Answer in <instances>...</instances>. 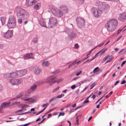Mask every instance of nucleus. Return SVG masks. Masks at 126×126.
Segmentation results:
<instances>
[{
  "label": "nucleus",
  "mask_w": 126,
  "mask_h": 126,
  "mask_svg": "<svg viewBox=\"0 0 126 126\" xmlns=\"http://www.w3.org/2000/svg\"><path fill=\"white\" fill-rule=\"evenodd\" d=\"M39 23L40 25L42 27H46L45 23L44 21V20L41 19H40L39 21Z\"/></svg>",
  "instance_id": "4be33fe9"
},
{
  "label": "nucleus",
  "mask_w": 126,
  "mask_h": 126,
  "mask_svg": "<svg viewBox=\"0 0 126 126\" xmlns=\"http://www.w3.org/2000/svg\"><path fill=\"white\" fill-rule=\"evenodd\" d=\"M82 72V71H80L79 72L76 73V75L77 76L79 75Z\"/></svg>",
  "instance_id": "3c124183"
},
{
  "label": "nucleus",
  "mask_w": 126,
  "mask_h": 126,
  "mask_svg": "<svg viewBox=\"0 0 126 126\" xmlns=\"http://www.w3.org/2000/svg\"><path fill=\"white\" fill-rule=\"evenodd\" d=\"M1 21V22L2 24L3 25L5 23L6 18L4 17H1L0 18Z\"/></svg>",
  "instance_id": "c756f323"
},
{
  "label": "nucleus",
  "mask_w": 126,
  "mask_h": 126,
  "mask_svg": "<svg viewBox=\"0 0 126 126\" xmlns=\"http://www.w3.org/2000/svg\"><path fill=\"white\" fill-rule=\"evenodd\" d=\"M34 56L32 53H28L25 54L24 56V59L25 60L29 59H33Z\"/></svg>",
  "instance_id": "ddd939ff"
},
{
  "label": "nucleus",
  "mask_w": 126,
  "mask_h": 126,
  "mask_svg": "<svg viewBox=\"0 0 126 126\" xmlns=\"http://www.w3.org/2000/svg\"><path fill=\"white\" fill-rule=\"evenodd\" d=\"M22 22V19H19L18 20V23L19 24L21 23Z\"/></svg>",
  "instance_id": "49530a36"
},
{
  "label": "nucleus",
  "mask_w": 126,
  "mask_h": 126,
  "mask_svg": "<svg viewBox=\"0 0 126 126\" xmlns=\"http://www.w3.org/2000/svg\"><path fill=\"white\" fill-rule=\"evenodd\" d=\"M16 12L17 16L19 18L22 13H25V10L21 8H19L17 9Z\"/></svg>",
  "instance_id": "9d476101"
},
{
  "label": "nucleus",
  "mask_w": 126,
  "mask_h": 126,
  "mask_svg": "<svg viewBox=\"0 0 126 126\" xmlns=\"http://www.w3.org/2000/svg\"><path fill=\"white\" fill-rule=\"evenodd\" d=\"M65 113L64 112L60 113L59 114L58 117H59L61 115L63 116L64 115Z\"/></svg>",
  "instance_id": "79ce46f5"
},
{
  "label": "nucleus",
  "mask_w": 126,
  "mask_h": 126,
  "mask_svg": "<svg viewBox=\"0 0 126 126\" xmlns=\"http://www.w3.org/2000/svg\"><path fill=\"white\" fill-rule=\"evenodd\" d=\"M23 109H22L20 110H18L16 111V113L17 112L22 111H23Z\"/></svg>",
  "instance_id": "8fccbe9b"
},
{
  "label": "nucleus",
  "mask_w": 126,
  "mask_h": 126,
  "mask_svg": "<svg viewBox=\"0 0 126 126\" xmlns=\"http://www.w3.org/2000/svg\"><path fill=\"white\" fill-rule=\"evenodd\" d=\"M72 31V30H70V29L67 28H66L65 29V32L67 34H69Z\"/></svg>",
  "instance_id": "7c9ffc66"
},
{
  "label": "nucleus",
  "mask_w": 126,
  "mask_h": 126,
  "mask_svg": "<svg viewBox=\"0 0 126 126\" xmlns=\"http://www.w3.org/2000/svg\"><path fill=\"white\" fill-rule=\"evenodd\" d=\"M89 102V101L88 100L86 99L83 102V103H87Z\"/></svg>",
  "instance_id": "864d4df0"
},
{
  "label": "nucleus",
  "mask_w": 126,
  "mask_h": 126,
  "mask_svg": "<svg viewBox=\"0 0 126 126\" xmlns=\"http://www.w3.org/2000/svg\"><path fill=\"white\" fill-rule=\"evenodd\" d=\"M88 57H87L85 58L84 59H81V62H82V61H84L86 59H87Z\"/></svg>",
  "instance_id": "0e129e2a"
},
{
  "label": "nucleus",
  "mask_w": 126,
  "mask_h": 126,
  "mask_svg": "<svg viewBox=\"0 0 126 126\" xmlns=\"http://www.w3.org/2000/svg\"><path fill=\"white\" fill-rule=\"evenodd\" d=\"M36 0H26V5L28 6H30L34 4L36 2Z\"/></svg>",
  "instance_id": "f8f14e48"
},
{
  "label": "nucleus",
  "mask_w": 126,
  "mask_h": 126,
  "mask_svg": "<svg viewBox=\"0 0 126 126\" xmlns=\"http://www.w3.org/2000/svg\"><path fill=\"white\" fill-rule=\"evenodd\" d=\"M92 11L94 16L96 17L100 16L103 13L102 10L95 7L92 8Z\"/></svg>",
  "instance_id": "39448f33"
},
{
  "label": "nucleus",
  "mask_w": 126,
  "mask_h": 126,
  "mask_svg": "<svg viewBox=\"0 0 126 126\" xmlns=\"http://www.w3.org/2000/svg\"><path fill=\"white\" fill-rule=\"evenodd\" d=\"M126 17V14L125 13H123L119 15L118 19L121 21H122L123 19H125Z\"/></svg>",
  "instance_id": "dca6fc26"
},
{
  "label": "nucleus",
  "mask_w": 126,
  "mask_h": 126,
  "mask_svg": "<svg viewBox=\"0 0 126 126\" xmlns=\"http://www.w3.org/2000/svg\"><path fill=\"white\" fill-rule=\"evenodd\" d=\"M42 65L44 66H47L49 65L50 63L47 61H44L42 63Z\"/></svg>",
  "instance_id": "a878e982"
},
{
  "label": "nucleus",
  "mask_w": 126,
  "mask_h": 126,
  "mask_svg": "<svg viewBox=\"0 0 126 126\" xmlns=\"http://www.w3.org/2000/svg\"><path fill=\"white\" fill-rule=\"evenodd\" d=\"M3 89V87L0 84V92H1Z\"/></svg>",
  "instance_id": "603ef678"
},
{
  "label": "nucleus",
  "mask_w": 126,
  "mask_h": 126,
  "mask_svg": "<svg viewBox=\"0 0 126 126\" xmlns=\"http://www.w3.org/2000/svg\"><path fill=\"white\" fill-rule=\"evenodd\" d=\"M57 22L56 18L54 17H51L49 20L48 23L49 28H52L56 24Z\"/></svg>",
  "instance_id": "0eeeda50"
},
{
  "label": "nucleus",
  "mask_w": 126,
  "mask_h": 126,
  "mask_svg": "<svg viewBox=\"0 0 126 126\" xmlns=\"http://www.w3.org/2000/svg\"><path fill=\"white\" fill-rule=\"evenodd\" d=\"M101 8L103 10H105L109 9L110 7L109 6L107 3L103 2Z\"/></svg>",
  "instance_id": "4468645a"
},
{
  "label": "nucleus",
  "mask_w": 126,
  "mask_h": 126,
  "mask_svg": "<svg viewBox=\"0 0 126 126\" xmlns=\"http://www.w3.org/2000/svg\"><path fill=\"white\" fill-rule=\"evenodd\" d=\"M29 17V13L25 10V13H22L20 18H22L24 19H28Z\"/></svg>",
  "instance_id": "1a4fd4ad"
},
{
  "label": "nucleus",
  "mask_w": 126,
  "mask_h": 126,
  "mask_svg": "<svg viewBox=\"0 0 126 126\" xmlns=\"http://www.w3.org/2000/svg\"><path fill=\"white\" fill-rule=\"evenodd\" d=\"M10 103L11 102L10 101L8 102H4L2 103L1 105L3 109L5 108L9 107V105L10 104Z\"/></svg>",
  "instance_id": "aec40b11"
},
{
  "label": "nucleus",
  "mask_w": 126,
  "mask_h": 126,
  "mask_svg": "<svg viewBox=\"0 0 126 126\" xmlns=\"http://www.w3.org/2000/svg\"><path fill=\"white\" fill-rule=\"evenodd\" d=\"M56 99L55 96L53 98H52L50 99L49 101V102L50 103L52 101L54 100V99Z\"/></svg>",
  "instance_id": "ea45409f"
},
{
  "label": "nucleus",
  "mask_w": 126,
  "mask_h": 126,
  "mask_svg": "<svg viewBox=\"0 0 126 126\" xmlns=\"http://www.w3.org/2000/svg\"><path fill=\"white\" fill-rule=\"evenodd\" d=\"M79 47V46L78 44H76L74 45V48L75 49H77Z\"/></svg>",
  "instance_id": "a19ab883"
},
{
  "label": "nucleus",
  "mask_w": 126,
  "mask_h": 126,
  "mask_svg": "<svg viewBox=\"0 0 126 126\" xmlns=\"http://www.w3.org/2000/svg\"><path fill=\"white\" fill-rule=\"evenodd\" d=\"M63 96H64V94H63V95L61 94L60 95L57 96L56 97H55L56 98H61Z\"/></svg>",
  "instance_id": "e433bc0d"
},
{
  "label": "nucleus",
  "mask_w": 126,
  "mask_h": 126,
  "mask_svg": "<svg viewBox=\"0 0 126 126\" xmlns=\"http://www.w3.org/2000/svg\"><path fill=\"white\" fill-rule=\"evenodd\" d=\"M22 82V80L19 79H16L15 85H17L21 83Z\"/></svg>",
  "instance_id": "bb28decb"
},
{
  "label": "nucleus",
  "mask_w": 126,
  "mask_h": 126,
  "mask_svg": "<svg viewBox=\"0 0 126 126\" xmlns=\"http://www.w3.org/2000/svg\"><path fill=\"white\" fill-rule=\"evenodd\" d=\"M10 78H14L15 77H18L17 72L16 71L15 72H12L10 73Z\"/></svg>",
  "instance_id": "393cba45"
},
{
  "label": "nucleus",
  "mask_w": 126,
  "mask_h": 126,
  "mask_svg": "<svg viewBox=\"0 0 126 126\" xmlns=\"http://www.w3.org/2000/svg\"><path fill=\"white\" fill-rule=\"evenodd\" d=\"M42 70V68H39L38 67H36L35 68L34 71L35 73L37 75L39 74L41 71Z\"/></svg>",
  "instance_id": "412c9836"
},
{
  "label": "nucleus",
  "mask_w": 126,
  "mask_h": 126,
  "mask_svg": "<svg viewBox=\"0 0 126 126\" xmlns=\"http://www.w3.org/2000/svg\"><path fill=\"white\" fill-rule=\"evenodd\" d=\"M109 57V56L108 55L106 56L102 60V63L105 61Z\"/></svg>",
  "instance_id": "72a5a7b5"
},
{
  "label": "nucleus",
  "mask_w": 126,
  "mask_h": 126,
  "mask_svg": "<svg viewBox=\"0 0 126 126\" xmlns=\"http://www.w3.org/2000/svg\"><path fill=\"white\" fill-rule=\"evenodd\" d=\"M56 77L52 76H51L47 78L45 80V82L46 83H48L50 85H51L55 82L58 83L62 81L63 80L62 79H60L58 80L55 81V79Z\"/></svg>",
  "instance_id": "7ed1b4c3"
},
{
  "label": "nucleus",
  "mask_w": 126,
  "mask_h": 126,
  "mask_svg": "<svg viewBox=\"0 0 126 126\" xmlns=\"http://www.w3.org/2000/svg\"><path fill=\"white\" fill-rule=\"evenodd\" d=\"M78 27L80 28H82L84 27L85 21L84 19L80 17H78L76 19Z\"/></svg>",
  "instance_id": "20e7f679"
},
{
  "label": "nucleus",
  "mask_w": 126,
  "mask_h": 126,
  "mask_svg": "<svg viewBox=\"0 0 126 126\" xmlns=\"http://www.w3.org/2000/svg\"><path fill=\"white\" fill-rule=\"evenodd\" d=\"M118 23V22L116 19H112L107 21L105 26L109 32H112L116 29Z\"/></svg>",
  "instance_id": "f257e3e1"
},
{
  "label": "nucleus",
  "mask_w": 126,
  "mask_h": 126,
  "mask_svg": "<svg viewBox=\"0 0 126 126\" xmlns=\"http://www.w3.org/2000/svg\"><path fill=\"white\" fill-rule=\"evenodd\" d=\"M4 77L5 78L10 77V73L4 74Z\"/></svg>",
  "instance_id": "473e14b6"
},
{
  "label": "nucleus",
  "mask_w": 126,
  "mask_h": 126,
  "mask_svg": "<svg viewBox=\"0 0 126 126\" xmlns=\"http://www.w3.org/2000/svg\"><path fill=\"white\" fill-rule=\"evenodd\" d=\"M113 59V58H110L109 59V60H108L105 63H107L109 62H111L112 60Z\"/></svg>",
  "instance_id": "58836bf2"
},
{
  "label": "nucleus",
  "mask_w": 126,
  "mask_h": 126,
  "mask_svg": "<svg viewBox=\"0 0 126 126\" xmlns=\"http://www.w3.org/2000/svg\"><path fill=\"white\" fill-rule=\"evenodd\" d=\"M99 67H97L94 68V70L93 71V72L94 73H95L97 71H98L100 72H101L102 71V70L101 69H99Z\"/></svg>",
  "instance_id": "2f4dec72"
},
{
  "label": "nucleus",
  "mask_w": 126,
  "mask_h": 126,
  "mask_svg": "<svg viewBox=\"0 0 126 126\" xmlns=\"http://www.w3.org/2000/svg\"><path fill=\"white\" fill-rule=\"evenodd\" d=\"M38 40V39L37 37H35L32 40V42H34V43L36 42Z\"/></svg>",
  "instance_id": "c9c22d12"
},
{
  "label": "nucleus",
  "mask_w": 126,
  "mask_h": 126,
  "mask_svg": "<svg viewBox=\"0 0 126 126\" xmlns=\"http://www.w3.org/2000/svg\"><path fill=\"white\" fill-rule=\"evenodd\" d=\"M79 89H78L75 91V93L77 94V95H78V93H79Z\"/></svg>",
  "instance_id": "bf43d9fd"
},
{
  "label": "nucleus",
  "mask_w": 126,
  "mask_h": 126,
  "mask_svg": "<svg viewBox=\"0 0 126 126\" xmlns=\"http://www.w3.org/2000/svg\"><path fill=\"white\" fill-rule=\"evenodd\" d=\"M16 24V21L15 16H10L7 24L8 28L9 29L14 28L15 27Z\"/></svg>",
  "instance_id": "f03ea898"
},
{
  "label": "nucleus",
  "mask_w": 126,
  "mask_h": 126,
  "mask_svg": "<svg viewBox=\"0 0 126 126\" xmlns=\"http://www.w3.org/2000/svg\"><path fill=\"white\" fill-rule=\"evenodd\" d=\"M41 7V4L40 3H38L35 5L34 6V8L36 10H39Z\"/></svg>",
  "instance_id": "b1692460"
},
{
  "label": "nucleus",
  "mask_w": 126,
  "mask_h": 126,
  "mask_svg": "<svg viewBox=\"0 0 126 126\" xmlns=\"http://www.w3.org/2000/svg\"><path fill=\"white\" fill-rule=\"evenodd\" d=\"M16 79H12L10 80V82L12 85H16L15 82H16Z\"/></svg>",
  "instance_id": "cd10ccee"
},
{
  "label": "nucleus",
  "mask_w": 126,
  "mask_h": 126,
  "mask_svg": "<svg viewBox=\"0 0 126 126\" xmlns=\"http://www.w3.org/2000/svg\"><path fill=\"white\" fill-rule=\"evenodd\" d=\"M60 87H57L56 88L54 89L53 90V92H54L55 91L57 90Z\"/></svg>",
  "instance_id": "c03bdc74"
},
{
  "label": "nucleus",
  "mask_w": 126,
  "mask_h": 126,
  "mask_svg": "<svg viewBox=\"0 0 126 126\" xmlns=\"http://www.w3.org/2000/svg\"><path fill=\"white\" fill-rule=\"evenodd\" d=\"M60 72V71L59 70H57L56 71H55L54 72L55 74L59 73Z\"/></svg>",
  "instance_id": "09e8293b"
},
{
  "label": "nucleus",
  "mask_w": 126,
  "mask_h": 126,
  "mask_svg": "<svg viewBox=\"0 0 126 126\" xmlns=\"http://www.w3.org/2000/svg\"><path fill=\"white\" fill-rule=\"evenodd\" d=\"M103 2H101L99 1L96 2L95 3V4L96 6L99 7L100 8L102 5Z\"/></svg>",
  "instance_id": "c85d7f7f"
},
{
  "label": "nucleus",
  "mask_w": 126,
  "mask_h": 126,
  "mask_svg": "<svg viewBox=\"0 0 126 126\" xmlns=\"http://www.w3.org/2000/svg\"><path fill=\"white\" fill-rule=\"evenodd\" d=\"M69 36L71 39H72L76 38L77 36V34L74 32L72 31L69 34Z\"/></svg>",
  "instance_id": "f3484780"
},
{
  "label": "nucleus",
  "mask_w": 126,
  "mask_h": 126,
  "mask_svg": "<svg viewBox=\"0 0 126 126\" xmlns=\"http://www.w3.org/2000/svg\"><path fill=\"white\" fill-rule=\"evenodd\" d=\"M95 84L94 83L92 84L90 86L91 87V88H90V89H92V88H93V87L95 86Z\"/></svg>",
  "instance_id": "de8ad7c7"
},
{
  "label": "nucleus",
  "mask_w": 126,
  "mask_h": 126,
  "mask_svg": "<svg viewBox=\"0 0 126 126\" xmlns=\"http://www.w3.org/2000/svg\"><path fill=\"white\" fill-rule=\"evenodd\" d=\"M32 122H30L29 123L26 124L24 125H23V126H27L28 125H29Z\"/></svg>",
  "instance_id": "13d9d810"
},
{
  "label": "nucleus",
  "mask_w": 126,
  "mask_h": 126,
  "mask_svg": "<svg viewBox=\"0 0 126 126\" xmlns=\"http://www.w3.org/2000/svg\"><path fill=\"white\" fill-rule=\"evenodd\" d=\"M119 80H118L117 81L115 82V83L114 84V86H116V85L118 83H119Z\"/></svg>",
  "instance_id": "680f3d73"
},
{
  "label": "nucleus",
  "mask_w": 126,
  "mask_h": 126,
  "mask_svg": "<svg viewBox=\"0 0 126 126\" xmlns=\"http://www.w3.org/2000/svg\"><path fill=\"white\" fill-rule=\"evenodd\" d=\"M126 62V61H124L121 64V66H122Z\"/></svg>",
  "instance_id": "4d7b16f0"
},
{
  "label": "nucleus",
  "mask_w": 126,
  "mask_h": 126,
  "mask_svg": "<svg viewBox=\"0 0 126 126\" xmlns=\"http://www.w3.org/2000/svg\"><path fill=\"white\" fill-rule=\"evenodd\" d=\"M52 114H48L47 115V118H48L49 117H50L51 116Z\"/></svg>",
  "instance_id": "774afa93"
},
{
  "label": "nucleus",
  "mask_w": 126,
  "mask_h": 126,
  "mask_svg": "<svg viewBox=\"0 0 126 126\" xmlns=\"http://www.w3.org/2000/svg\"><path fill=\"white\" fill-rule=\"evenodd\" d=\"M126 82V81L125 80H123L121 82V84H123Z\"/></svg>",
  "instance_id": "052dcab7"
},
{
  "label": "nucleus",
  "mask_w": 126,
  "mask_h": 126,
  "mask_svg": "<svg viewBox=\"0 0 126 126\" xmlns=\"http://www.w3.org/2000/svg\"><path fill=\"white\" fill-rule=\"evenodd\" d=\"M52 11L55 16L58 17H61L63 16L64 14L63 12L59 9V8L56 10L53 8L52 10Z\"/></svg>",
  "instance_id": "423d86ee"
},
{
  "label": "nucleus",
  "mask_w": 126,
  "mask_h": 126,
  "mask_svg": "<svg viewBox=\"0 0 126 126\" xmlns=\"http://www.w3.org/2000/svg\"><path fill=\"white\" fill-rule=\"evenodd\" d=\"M36 88V85L35 84H33L30 87V89L28 91V93L29 94L30 93L29 92L30 90H31L32 91H33Z\"/></svg>",
  "instance_id": "5701e85b"
},
{
  "label": "nucleus",
  "mask_w": 126,
  "mask_h": 126,
  "mask_svg": "<svg viewBox=\"0 0 126 126\" xmlns=\"http://www.w3.org/2000/svg\"><path fill=\"white\" fill-rule=\"evenodd\" d=\"M97 47V46L96 47H95L94 48L92 49L90 51V53H91V52L93 50H94V49H95V48H96V47Z\"/></svg>",
  "instance_id": "69168bd1"
},
{
  "label": "nucleus",
  "mask_w": 126,
  "mask_h": 126,
  "mask_svg": "<svg viewBox=\"0 0 126 126\" xmlns=\"http://www.w3.org/2000/svg\"><path fill=\"white\" fill-rule=\"evenodd\" d=\"M37 85H39L42 84V82L40 81H37L36 82Z\"/></svg>",
  "instance_id": "a18cd8bd"
},
{
  "label": "nucleus",
  "mask_w": 126,
  "mask_h": 126,
  "mask_svg": "<svg viewBox=\"0 0 126 126\" xmlns=\"http://www.w3.org/2000/svg\"><path fill=\"white\" fill-rule=\"evenodd\" d=\"M107 48H104V49H102L100 51H99L98 52H97L94 56V57H93L94 59L96 58L98 56V54L100 53V52H101V53L100 55H101L103 54H104V52L106 51V50H107Z\"/></svg>",
  "instance_id": "a211bd4d"
},
{
  "label": "nucleus",
  "mask_w": 126,
  "mask_h": 126,
  "mask_svg": "<svg viewBox=\"0 0 126 126\" xmlns=\"http://www.w3.org/2000/svg\"><path fill=\"white\" fill-rule=\"evenodd\" d=\"M27 72V70L25 69L16 71L17 77H19L25 75Z\"/></svg>",
  "instance_id": "6e6552de"
},
{
  "label": "nucleus",
  "mask_w": 126,
  "mask_h": 126,
  "mask_svg": "<svg viewBox=\"0 0 126 126\" xmlns=\"http://www.w3.org/2000/svg\"><path fill=\"white\" fill-rule=\"evenodd\" d=\"M30 112H30V111H28L27 112H24V113H21L18 114H17V115H23V114H27V113H30Z\"/></svg>",
  "instance_id": "4c0bfd02"
},
{
  "label": "nucleus",
  "mask_w": 126,
  "mask_h": 126,
  "mask_svg": "<svg viewBox=\"0 0 126 126\" xmlns=\"http://www.w3.org/2000/svg\"><path fill=\"white\" fill-rule=\"evenodd\" d=\"M23 95V94L22 93H21L20 94H19L18 95H17L16 98H20L21 96Z\"/></svg>",
  "instance_id": "f704fd0d"
},
{
  "label": "nucleus",
  "mask_w": 126,
  "mask_h": 126,
  "mask_svg": "<svg viewBox=\"0 0 126 126\" xmlns=\"http://www.w3.org/2000/svg\"><path fill=\"white\" fill-rule=\"evenodd\" d=\"M104 100H102L101 101L99 102V104L100 105L104 101Z\"/></svg>",
  "instance_id": "e2e57ef3"
},
{
  "label": "nucleus",
  "mask_w": 126,
  "mask_h": 126,
  "mask_svg": "<svg viewBox=\"0 0 126 126\" xmlns=\"http://www.w3.org/2000/svg\"><path fill=\"white\" fill-rule=\"evenodd\" d=\"M76 85H73L71 86V88L72 89H74L76 87Z\"/></svg>",
  "instance_id": "6e6d98bb"
},
{
  "label": "nucleus",
  "mask_w": 126,
  "mask_h": 126,
  "mask_svg": "<svg viewBox=\"0 0 126 126\" xmlns=\"http://www.w3.org/2000/svg\"><path fill=\"white\" fill-rule=\"evenodd\" d=\"M13 32L12 31L8 30L4 34V36L6 38L11 37L13 35Z\"/></svg>",
  "instance_id": "9b49d317"
},
{
  "label": "nucleus",
  "mask_w": 126,
  "mask_h": 126,
  "mask_svg": "<svg viewBox=\"0 0 126 126\" xmlns=\"http://www.w3.org/2000/svg\"><path fill=\"white\" fill-rule=\"evenodd\" d=\"M45 118H43V120L41 121V122H40L38 124L39 125V124H40L41 123H42V122H43V121H44V120H45Z\"/></svg>",
  "instance_id": "5fc2aeb1"
},
{
  "label": "nucleus",
  "mask_w": 126,
  "mask_h": 126,
  "mask_svg": "<svg viewBox=\"0 0 126 126\" xmlns=\"http://www.w3.org/2000/svg\"><path fill=\"white\" fill-rule=\"evenodd\" d=\"M59 8L63 11L64 14L67 13L68 12V9L67 7L65 5H63L60 6Z\"/></svg>",
  "instance_id": "2eb2a0df"
},
{
  "label": "nucleus",
  "mask_w": 126,
  "mask_h": 126,
  "mask_svg": "<svg viewBox=\"0 0 126 126\" xmlns=\"http://www.w3.org/2000/svg\"><path fill=\"white\" fill-rule=\"evenodd\" d=\"M86 80H84L83 81H82L78 83H79L80 85H81L82 84L84 83L85 81H86Z\"/></svg>",
  "instance_id": "37998d69"
},
{
  "label": "nucleus",
  "mask_w": 126,
  "mask_h": 126,
  "mask_svg": "<svg viewBox=\"0 0 126 126\" xmlns=\"http://www.w3.org/2000/svg\"><path fill=\"white\" fill-rule=\"evenodd\" d=\"M31 99V98L24 97L22 98V100L25 101H28L25 102V103L27 104H29L31 103L33 101V100H29Z\"/></svg>",
  "instance_id": "6ab92c4d"
},
{
  "label": "nucleus",
  "mask_w": 126,
  "mask_h": 126,
  "mask_svg": "<svg viewBox=\"0 0 126 126\" xmlns=\"http://www.w3.org/2000/svg\"><path fill=\"white\" fill-rule=\"evenodd\" d=\"M122 51H123L124 53L126 52V48L125 49H123L121 51V52Z\"/></svg>",
  "instance_id": "338daca9"
}]
</instances>
